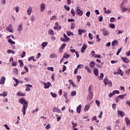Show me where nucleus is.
<instances>
[{"label": "nucleus", "mask_w": 130, "mask_h": 130, "mask_svg": "<svg viewBox=\"0 0 130 130\" xmlns=\"http://www.w3.org/2000/svg\"><path fill=\"white\" fill-rule=\"evenodd\" d=\"M19 103L23 105L21 111L23 113V116L26 115V110L28 108V101H26L24 98H20L18 101Z\"/></svg>", "instance_id": "nucleus-1"}, {"label": "nucleus", "mask_w": 130, "mask_h": 130, "mask_svg": "<svg viewBox=\"0 0 130 130\" xmlns=\"http://www.w3.org/2000/svg\"><path fill=\"white\" fill-rule=\"evenodd\" d=\"M91 56H93V57H95V58H101V55H97L96 53H95V51H92L91 52Z\"/></svg>", "instance_id": "nucleus-2"}, {"label": "nucleus", "mask_w": 130, "mask_h": 130, "mask_svg": "<svg viewBox=\"0 0 130 130\" xmlns=\"http://www.w3.org/2000/svg\"><path fill=\"white\" fill-rule=\"evenodd\" d=\"M104 83L105 85H109L111 87L112 86V82H111L107 78H105L104 79Z\"/></svg>", "instance_id": "nucleus-3"}, {"label": "nucleus", "mask_w": 130, "mask_h": 130, "mask_svg": "<svg viewBox=\"0 0 130 130\" xmlns=\"http://www.w3.org/2000/svg\"><path fill=\"white\" fill-rule=\"evenodd\" d=\"M42 84H44V88L45 89H48L50 86H51V83L49 82H44L43 81L42 82Z\"/></svg>", "instance_id": "nucleus-4"}, {"label": "nucleus", "mask_w": 130, "mask_h": 130, "mask_svg": "<svg viewBox=\"0 0 130 130\" xmlns=\"http://www.w3.org/2000/svg\"><path fill=\"white\" fill-rule=\"evenodd\" d=\"M6 29L8 32H11L13 33L14 32V30L13 29V25L12 24H9L6 28Z\"/></svg>", "instance_id": "nucleus-5"}, {"label": "nucleus", "mask_w": 130, "mask_h": 130, "mask_svg": "<svg viewBox=\"0 0 130 130\" xmlns=\"http://www.w3.org/2000/svg\"><path fill=\"white\" fill-rule=\"evenodd\" d=\"M67 46V44L63 43L61 45V47L59 48V52L60 53H61L62 52V50H63L64 48H66V47Z\"/></svg>", "instance_id": "nucleus-6"}, {"label": "nucleus", "mask_w": 130, "mask_h": 130, "mask_svg": "<svg viewBox=\"0 0 130 130\" xmlns=\"http://www.w3.org/2000/svg\"><path fill=\"white\" fill-rule=\"evenodd\" d=\"M17 31L19 33H21L23 31V24H20L17 26Z\"/></svg>", "instance_id": "nucleus-7"}, {"label": "nucleus", "mask_w": 130, "mask_h": 130, "mask_svg": "<svg viewBox=\"0 0 130 130\" xmlns=\"http://www.w3.org/2000/svg\"><path fill=\"white\" fill-rule=\"evenodd\" d=\"M25 87H26L25 91H26L27 92H29V91L31 90L30 88H31L32 87H33V85L28 84H26Z\"/></svg>", "instance_id": "nucleus-8"}, {"label": "nucleus", "mask_w": 130, "mask_h": 130, "mask_svg": "<svg viewBox=\"0 0 130 130\" xmlns=\"http://www.w3.org/2000/svg\"><path fill=\"white\" fill-rule=\"evenodd\" d=\"M86 32H87V31L85 29H82L81 28H79L78 30V35H82L83 33H86Z\"/></svg>", "instance_id": "nucleus-9"}, {"label": "nucleus", "mask_w": 130, "mask_h": 130, "mask_svg": "<svg viewBox=\"0 0 130 130\" xmlns=\"http://www.w3.org/2000/svg\"><path fill=\"white\" fill-rule=\"evenodd\" d=\"M32 7L29 6L27 10V14L28 16H31V14H32Z\"/></svg>", "instance_id": "nucleus-10"}, {"label": "nucleus", "mask_w": 130, "mask_h": 130, "mask_svg": "<svg viewBox=\"0 0 130 130\" xmlns=\"http://www.w3.org/2000/svg\"><path fill=\"white\" fill-rule=\"evenodd\" d=\"M102 31H103L104 36H108L109 35V32L106 29L103 28Z\"/></svg>", "instance_id": "nucleus-11"}, {"label": "nucleus", "mask_w": 130, "mask_h": 130, "mask_svg": "<svg viewBox=\"0 0 130 130\" xmlns=\"http://www.w3.org/2000/svg\"><path fill=\"white\" fill-rule=\"evenodd\" d=\"M121 59L122 60L123 62H125V63H128L129 62V60L126 57H121Z\"/></svg>", "instance_id": "nucleus-12"}, {"label": "nucleus", "mask_w": 130, "mask_h": 130, "mask_svg": "<svg viewBox=\"0 0 130 130\" xmlns=\"http://www.w3.org/2000/svg\"><path fill=\"white\" fill-rule=\"evenodd\" d=\"M40 8H41V13H43V12L44 11V10H45V4L44 3L41 4L40 5Z\"/></svg>", "instance_id": "nucleus-13"}, {"label": "nucleus", "mask_w": 130, "mask_h": 130, "mask_svg": "<svg viewBox=\"0 0 130 130\" xmlns=\"http://www.w3.org/2000/svg\"><path fill=\"white\" fill-rule=\"evenodd\" d=\"M117 113L119 116H121V117H123V116L125 115V113H124L123 111H117Z\"/></svg>", "instance_id": "nucleus-14"}, {"label": "nucleus", "mask_w": 130, "mask_h": 130, "mask_svg": "<svg viewBox=\"0 0 130 130\" xmlns=\"http://www.w3.org/2000/svg\"><path fill=\"white\" fill-rule=\"evenodd\" d=\"M53 112H57L58 113H60V109H58V108L53 107L52 108Z\"/></svg>", "instance_id": "nucleus-15"}, {"label": "nucleus", "mask_w": 130, "mask_h": 130, "mask_svg": "<svg viewBox=\"0 0 130 130\" xmlns=\"http://www.w3.org/2000/svg\"><path fill=\"white\" fill-rule=\"evenodd\" d=\"M76 12L78 16H83V11L81 10L80 9H77Z\"/></svg>", "instance_id": "nucleus-16"}, {"label": "nucleus", "mask_w": 130, "mask_h": 130, "mask_svg": "<svg viewBox=\"0 0 130 130\" xmlns=\"http://www.w3.org/2000/svg\"><path fill=\"white\" fill-rule=\"evenodd\" d=\"M6 82V77L5 76H2L1 77V79L0 80V83L1 84H3L4 85Z\"/></svg>", "instance_id": "nucleus-17"}, {"label": "nucleus", "mask_w": 130, "mask_h": 130, "mask_svg": "<svg viewBox=\"0 0 130 130\" xmlns=\"http://www.w3.org/2000/svg\"><path fill=\"white\" fill-rule=\"evenodd\" d=\"M48 44V43L47 42H45L42 43L41 46H42V49H44L46 46H47V45Z\"/></svg>", "instance_id": "nucleus-18"}, {"label": "nucleus", "mask_w": 130, "mask_h": 130, "mask_svg": "<svg viewBox=\"0 0 130 130\" xmlns=\"http://www.w3.org/2000/svg\"><path fill=\"white\" fill-rule=\"evenodd\" d=\"M87 49V45H83L82 46L81 50V52L82 53H84L85 52V50Z\"/></svg>", "instance_id": "nucleus-19"}, {"label": "nucleus", "mask_w": 130, "mask_h": 130, "mask_svg": "<svg viewBox=\"0 0 130 130\" xmlns=\"http://www.w3.org/2000/svg\"><path fill=\"white\" fill-rule=\"evenodd\" d=\"M89 94L88 95V98L89 100H92L93 99V96H94V94L93 92H88Z\"/></svg>", "instance_id": "nucleus-20"}, {"label": "nucleus", "mask_w": 130, "mask_h": 130, "mask_svg": "<svg viewBox=\"0 0 130 130\" xmlns=\"http://www.w3.org/2000/svg\"><path fill=\"white\" fill-rule=\"evenodd\" d=\"M17 95L24 97V96H26V94L25 93H22L21 91H19L17 93Z\"/></svg>", "instance_id": "nucleus-21"}, {"label": "nucleus", "mask_w": 130, "mask_h": 130, "mask_svg": "<svg viewBox=\"0 0 130 130\" xmlns=\"http://www.w3.org/2000/svg\"><path fill=\"white\" fill-rule=\"evenodd\" d=\"M81 108H82V106L79 105L76 108V111L77 113H81Z\"/></svg>", "instance_id": "nucleus-22"}, {"label": "nucleus", "mask_w": 130, "mask_h": 130, "mask_svg": "<svg viewBox=\"0 0 130 130\" xmlns=\"http://www.w3.org/2000/svg\"><path fill=\"white\" fill-rule=\"evenodd\" d=\"M89 67L91 68V69H93V68H94L95 67V62L94 61H91L89 63Z\"/></svg>", "instance_id": "nucleus-23"}, {"label": "nucleus", "mask_w": 130, "mask_h": 130, "mask_svg": "<svg viewBox=\"0 0 130 130\" xmlns=\"http://www.w3.org/2000/svg\"><path fill=\"white\" fill-rule=\"evenodd\" d=\"M63 38L65 39V41H66V42H68L69 41H70V40H71V39L68 37V36H67V35H66V34H64L63 35Z\"/></svg>", "instance_id": "nucleus-24"}, {"label": "nucleus", "mask_w": 130, "mask_h": 130, "mask_svg": "<svg viewBox=\"0 0 130 130\" xmlns=\"http://www.w3.org/2000/svg\"><path fill=\"white\" fill-rule=\"evenodd\" d=\"M8 43H9V44H11L12 45H14V44H16V42L12 40V39H8Z\"/></svg>", "instance_id": "nucleus-25"}, {"label": "nucleus", "mask_w": 130, "mask_h": 130, "mask_svg": "<svg viewBox=\"0 0 130 130\" xmlns=\"http://www.w3.org/2000/svg\"><path fill=\"white\" fill-rule=\"evenodd\" d=\"M84 69L85 70H86L87 72H88V73H89V74H91V73H92V71H91V69H90L88 66H85L84 67Z\"/></svg>", "instance_id": "nucleus-26"}, {"label": "nucleus", "mask_w": 130, "mask_h": 130, "mask_svg": "<svg viewBox=\"0 0 130 130\" xmlns=\"http://www.w3.org/2000/svg\"><path fill=\"white\" fill-rule=\"evenodd\" d=\"M49 57L50 58H55L57 57V55H56V54L55 53H53L50 55Z\"/></svg>", "instance_id": "nucleus-27"}, {"label": "nucleus", "mask_w": 130, "mask_h": 130, "mask_svg": "<svg viewBox=\"0 0 130 130\" xmlns=\"http://www.w3.org/2000/svg\"><path fill=\"white\" fill-rule=\"evenodd\" d=\"M68 36H74V33L70 30L67 31Z\"/></svg>", "instance_id": "nucleus-28"}, {"label": "nucleus", "mask_w": 130, "mask_h": 130, "mask_svg": "<svg viewBox=\"0 0 130 130\" xmlns=\"http://www.w3.org/2000/svg\"><path fill=\"white\" fill-rule=\"evenodd\" d=\"M54 30H57L58 31H59L60 29H61V27L60 25H57L54 26Z\"/></svg>", "instance_id": "nucleus-29"}, {"label": "nucleus", "mask_w": 130, "mask_h": 130, "mask_svg": "<svg viewBox=\"0 0 130 130\" xmlns=\"http://www.w3.org/2000/svg\"><path fill=\"white\" fill-rule=\"evenodd\" d=\"M93 74L95 76H98V69L97 68H94L93 69Z\"/></svg>", "instance_id": "nucleus-30"}, {"label": "nucleus", "mask_w": 130, "mask_h": 130, "mask_svg": "<svg viewBox=\"0 0 130 130\" xmlns=\"http://www.w3.org/2000/svg\"><path fill=\"white\" fill-rule=\"evenodd\" d=\"M93 88H92V85L89 86L88 87V93H92Z\"/></svg>", "instance_id": "nucleus-31"}, {"label": "nucleus", "mask_w": 130, "mask_h": 130, "mask_svg": "<svg viewBox=\"0 0 130 130\" xmlns=\"http://www.w3.org/2000/svg\"><path fill=\"white\" fill-rule=\"evenodd\" d=\"M125 121H126V124H127V125H130V121H129V119H128V118L125 117Z\"/></svg>", "instance_id": "nucleus-32"}, {"label": "nucleus", "mask_w": 130, "mask_h": 130, "mask_svg": "<svg viewBox=\"0 0 130 130\" xmlns=\"http://www.w3.org/2000/svg\"><path fill=\"white\" fill-rule=\"evenodd\" d=\"M89 109H90V105H86L85 107V109H84V111H88V110H89Z\"/></svg>", "instance_id": "nucleus-33"}, {"label": "nucleus", "mask_w": 130, "mask_h": 130, "mask_svg": "<svg viewBox=\"0 0 130 130\" xmlns=\"http://www.w3.org/2000/svg\"><path fill=\"white\" fill-rule=\"evenodd\" d=\"M125 96H126V93H125L123 95H119L118 96V98H120V99L122 100L125 97Z\"/></svg>", "instance_id": "nucleus-34"}, {"label": "nucleus", "mask_w": 130, "mask_h": 130, "mask_svg": "<svg viewBox=\"0 0 130 130\" xmlns=\"http://www.w3.org/2000/svg\"><path fill=\"white\" fill-rule=\"evenodd\" d=\"M118 75H120V76H123V73H122V71L121 69H119L117 71Z\"/></svg>", "instance_id": "nucleus-35"}, {"label": "nucleus", "mask_w": 130, "mask_h": 130, "mask_svg": "<svg viewBox=\"0 0 130 130\" xmlns=\"http://www.w3.org/2000/svg\"><path fill=\"white\" fill-rule=\"evenodd\" d=\"M72 124L73 125L72 127L73 128H75V127L78 126V124H77V123H75L74 121H72Z\"/></svg>", "instance_id": "nucleus-36"}, {"label": "nucleus", "mask_w": 130, "mask_h": 130, "mask_svg": "<svg viewBox=\"0 0 130 130\" xmlns=\"http://www.w3.org/2000/svg\"><path fill=\"white\" fill-rule=\"evenodd\" d=\"M48 34L49 35H51L52 36H53L54 35V33H53V30L52 29H50L48 31Z\"/></svg>", "instance_id": "nucleus-37"}, {"label": "nucleus", "mask_w": 130, "mask_h": 130, "mask_svg": "<svg viewBox=\"0 0 130 130\" xmlns=\"http://www.w3.org/2000/svg\"><path fill=\"white\" fill-rule=\"evenodd\" d=\"M118 42L116 40H114L112 42V45L113 46H115V45H117Z\"/></svg>", "instance_id": "nucleus-38"}, {"label": "nucleus", "mask_w": 130, "mask_h": 130, "mask_svg": "<svg viewBox=\"0 0 130 130\" xmlns=\"http://www.w3.org/2000/svg\"><path fill=\"white\" fill-rule=\"evenodd\" d=\"M1 96H3V97H7V96H8V92H4L3 94H1Z\"/></svg>", "instance_id": "nucleus-39"}, {"label": "nucleus", "mask_w": 130, "mask_h": 130, "mask_svg": "<svg viewBox=\"0 0 130 130\" xmlns=\"http://www.w3.org/2000/svg\"><path fill=\"white\" fill-rule=\"evenodd\" d=\"M13 72L16 75H18V74H19V70L17 68H14Z\"/></svg>", "instance_id": "nucleus-40"}, {"label": "nucleus", "mask_w": 130, "mask_h": 130, "mask_svg": "<svg viewBox=\"0 0 130 130\" xmlns=\"http://www.w3.org/2000/svg\"><path fill=\"white\" fill-rule=\"evenodd\" d=\"M121 9L122 10V13H124V12H126L127 11V8H125L124 7H121Z\"/></svg>", "instance_id": "nucleus-41"}, {"label": "nucleus", "mask_w": 130, "mask_h": 130, "mask_svg": "<svg viewBox=\"0 0 130 130\" xmlns=\"http://www.w3.org/2000/svg\"><path fill=\"white\" fill-rule=\"evenodd\" d=\"M71 56V55L68 54H64L63 56V58H69Z\"/></svg>", "instance_id": "nucleus-42"}, {"label": "nucleus", "mask_w": 130, "mask_h": 130, "mask_svg": "<svg viewBox=\"0 0 130 130\" xmlns=\"http://www.w3.org/2000/svg\"><path fill=\"white\" fill-rule=\"evenodd\" d=\"M18 62L20 63V67H23L24 66V62H23L22 60H19Z\"/></svg>", "instance_id": "nucleus-43"}, {"label": "nucleus", "mask_w": 130, "mask_h": 130, "mask_svg": "<svg viewBox=\"0 0 130 130\" xmlns=\"http://www.w3.org/2000/svg\"><path fill=\"white\" fill-rule=\"evenodd\" d=\"M109 27L110 28H111V29H114V28H115V25L113 23H110L109 24Z\"/></svg>", "instance_id": "nucleus-44"}, {"label": "nucleus", "mask_w": 130, "mask_h": 130, "mask_svg": "<svg viewBox=\"0 0 130 130\" xmlns=\"http://www.w3.org/2000/svg\"><path fill=\"white\" fill-rule=\"evenodd\" d=\"M15 10L16 13H19V11H20V7H19V6H16L15 7Z\"/></svg>", "instance_id": "nucleus-45"}, {"label": "nucleus", "mask_w": 130, "mask_h": 130, "mask_svg": "<svg viewBox=\"0 0 130 130\" xmlns=\"http://www.w3.org/2000/svg\"><path fill=\"white\" fill-rule=\"evenodd\" d=\"M50 21H55V20H56V16H52L50 19Z\"/></svg>", "instance_id": "nucleus-46"}, {"label": "nucleus", "mask_w": 130, "mask_h": 130, "mask_svg": "<svg viewBox=\"0 0 130 130\" xmlns=\"http://www.w3.org/2000/svg\"><path fill=\"white\" fill-rule=\"evenodd\" d=\"M77 79L78 83H79L80 81H81V79H82V76L78 75L77 76Z\"/></svg>", "instance_id": "nucleus-47"}, {"label": "nucleus", "mask_w": 130, "mask_h": 130, "mask_svg": "<svg viewBox=\"0 0 130 130\" xmlns=\"http://www.w3.org/2000/svg\"><path fill=\"white\" fill-rule=\"evenodd\" d=\"M30 20L31 22H33V21H35V16L34 15H31L30 17Z\"/></svg>", "instance_id": "nucleus-48"}, {"label": "nucleus", "mask_w": 130, "mask_h": 130, "mask_svg": "<svg viewBox=\"0 0 130 130\" xmlns=\"http://www.w3.org/2000/svg\"><path fill=\"white\" fill-rule=\"evenodd\" d=\"M88 37H89L90 40H92V39H93V35L91 33L88 34Z\"/></svg>", "instance_id": "nucleus-49"}, {"label": "nucleus", "mask_w": 130, "mask_h": 130, "mask_svg": "<svg viewBox=\"0 0 130 130\" xmlns=\"http://www.w3.org/2000/svg\"><path fill=\"white\" fill-rule=\"evenodd\" d=\"M100 76L99 77L100 80H103V78H104V75H103V73H102L100 74Z\"/></svg>", "instance_id": "nucleus-50"}, {"label": "nucleus", "mask_w": 130, "mask_h": 130, "mask_svg": "<svg viewBox=\"0 0 130 130\" xmlns=\"http://www.w3.org/2000/svg\"><path fill=\"white\" fill-rule=\"evenodd\" d=\"M64 9H65L66 11H70V10H71L70 7L69 6H67V5L64 6Z\"/></svg>", "instance_id": "nucleus-51"}, {"label": "nucleus", "mask_w": 130, "mask_h": 130, "mask_svg": "<svg viewBox=\"0 0 130 130\" xmlns=\"http://www.w3.org/2000/svg\"><path fill=\"white\" fill-rule=\"evenodd\" d=\"M13 80L15 82L16 84H19V80L16 78L13 77Z\"/></svg>", "instance_id": "nucleus-52"}, {"label": "nucleus", "mask_w": 130, "mask_h": 130, "mask_svg": "<svg viewBox=\"0 0 130 130\" xmlns=\"http://www.w3.org/2000/svg\"><path fill=\"white\" fill-rule=\"evenodd\" d=\"M110 21L111 23H114V22H115V18L111 17L110 19Z\"/></svg>", "instance_id": "nucleus-53"}, {"label": "nucleus", "mask_w": 130, "mask_h": 130, "mask_svg": "<svg viewBox=\"0 0 130 130\" xmlns=\"http://www.w3.org/2000/svg\"><path fill=\"white\" fill-rule=\"evenodd\" d=\"M50 94L53 98H56V94L53 92H51Z\"/></svg>", "instance_id": "nucleus-54"}, {"label": "nucleus", "mask_w": 130, "mask_h": 130, "mask_svg": "<svg viewBox=\"0 0 130 130\" xmlns=\"http://www.w3.org/2000/svg\"><path fill=\"white\" fill-rule=\"evenodd\" d=\"M90 15H91V12L90 11H87L86 13V16H87L88 18L90 17Z\"/></svg>", "instance_id": "nucleus-55"}, {"label": "nucleus", "mask_w": 130, "mask_h": 130, "mask_svg": "<svg viewBox=\"0 0 130 130\" xmlns=\"http://www.w3.org/2000/svg\"><path fill=\"white\" fill-rule=\"evenodd\" d=\"M35 57L34 56H32L31 57H28V59L29 61H31V60H33V59H34Z\"/></svg>", "instance_id": "nucleus-56"}, {"label": "nucleus", "mask_w": 130, "mask_h": 130, "mask_svg": "<svg viewBox=\"0 0 130 130\" xmlns=\"http://www.w3.org/2000/svg\"><path fill=\"white\" fill-rule=\"evenodd\" d=\"M76 95H77L76 91H73L71 92V96H76Z\"/></svg>", "instance_id": "nucleus-57"}, {"label": "nucleus", "mask_w": 130, "mask_h": 130, "mask_svg": "<svg viewBox=\"0 0 130 130\" xmlns=\"http://www.w3.org/2000/svg\"><path fill=\"white\" fill-rule=\"evenodd\" d=\"M47 70L48 71H51V72H53L54 71L53 67H48Z\"/></svg>", "instance_id": "nucleus-58"}, {"label": "nucleus", "mask_w": 130, "mask_h": 130, "mask_svg": "<svg viewBox=\"0 0 130 130\" xmlns=\"http://www.w3.org/2000/svg\"><path fill=\"white\" fill-rule=\"evenodd\" d=\"M95 103H96V105H98V107H100V101H99L98 100H96Z\"/></svg>", "instance_id": "nucleus-59"}, {"label": "nucleus", "mask_w": 130, "mask_h": 130, "mask_svg": "<svg viewBox=\"0 0 130 130\" xmlns=\"http://www.w3.org/2000/svg\"><path fill=\"white\" fill-rule=\"evenodd\" d=\"M26 55V52L25 51H23L22 52V54L20 55V56L23 58V57H25V56Z\"/></svg>", "instance_id": "nucleus-60"}, {"label": "nucleus", "mask_w": 130, "mask_h": 130, "mask_svg": "<svg viewBox=\"0 0 130 130\" xmlns=\"http://www.w3.org/2000/svg\"><path fill=\"white\" fill-rule=\"evenodd\" d=\"M113 93H114V95H115V94H119V91L118 90H115L113 91Z\"/></svg>", "instance_id": "nucleus-61"}, {"label": "nucleus", "mask_w": 130, "mask_h": 130, "mask_svg": "<svg viewBox=\"0 0 130 130\" xmlns=\"http://www.w3.org/2000/svg\"><path fill=\"white\" fill-rule=\"evenodd\" d=\"M111 13V10H107V11H105V14H110Z\"/></svg>", "instance_id": "nucleus-62"}, {"label": "nucleus", "mask_w": 130, "mask_h": 130, "mask_svg": "<svg viewBox=\"0 0 130 130\" xmlns=\"http://www.w3.org/2000/svg\"><path fill=\"white\" fill-rule=\"evenodd\" d=\"M71 29H75V23H71Z\"/></svg>", "instance_id": "nucleus-63"}, {"label": "nucleus", "mask_w": 130, "mask_h": 130, "mask_svg": "<svg viewBox=\"0 0 130 130\" xmlns=\"http://www.w3.org/2000/svg\"><path fill=\"white\" fill-rule=\"evenodd\" d=\"M125 73H126V75H129V74H130V69H128V70H126Z\"/></svg>", "instance_id": "nucleus-64"}]
</instances>
